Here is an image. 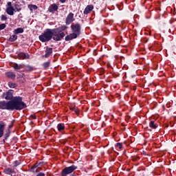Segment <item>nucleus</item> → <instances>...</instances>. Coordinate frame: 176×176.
<instances>
[{
	"label": "nucleus",
	"instance_id": "31",
	"mask_svg": "<svg viewBox=\"0 0 176 176\" xmlns=\"http://www.w3.org/2000/svg\"><path fill=\"white\" fill-rule=\"evenodd\" d=\"M117 148H118L119 149H122V143H117L116 144Z\"/></svg>",
	"mask_w": 176,
	"mask_h": 176
},
{
	"label": "nucleus",
	"instance_id": "10",
	"mask_svg": "<svg viewBox=\"0 0 176 176\" xmlns=\"http://www.w3.org/2000/svg\"><path fill=\"white\" fill-rule=\"evenodd\" d=\"M48 10L50 13H53V12H57V10H58V6H57V4L56 3H53L49 7Z\"/></svg>",
	"mask_w": 176,
	"mask_h": 176
},
{
	"label": "nucleus",
	"instance_id": "35",
	"mask_svg": "<svg viewBox=\"0 0 176 176\" xmlns=\"http://www.w3.org/2000/svg\"><path fill=\"white\" fill-rule=\"evenodd\" d=\"M7 5H8V8H9V6H12V2L9 1L7 3Z\"/></svg>",
	"mask_w": 176,
	"mask_h": 176
},
{
	"label": "nucleus",
	"instance_id": "5",
	"mask_svg": "<svg viewBox=\"0 0 176 176\" xmlns=\"http://www.w3.org/2000/svg\"><path fill=\"white\" fill-rule=\"evenodd\" d=\"M2 98L5 100H12L13 98V90L9 89L8 91L2 94Z\"/></svg>",
	"mask_w": 176,
	"mask_h": 176
},
{
	"label": "nucleus",
	"instance_id": "4",
	"mask_svg": "<svg viewBox=\"0 0 176 176\" xmlns=\"http://www.w3.org/2000/svg\"><path fill=\"white\" fill-rule=\"evenodd\" d=\"M76 168H78V166L75 165H72L71 166L65 167L62 170V171H63V173H65L66 174L69 175V174H72V173H74V171H75Z\"/></svg>",
	"mask_w": 176,
	"mask_h": 176
},
{
	"label": "nucleus",
	"instance_id": "11",
	"mask_svg": "<svg viewBox=\"0 0 176 176\" xmlns=\"http://www.w3.org/2000/svg\"><path fill=\"white\" fill-rule=\"evenodd\" d=\"M53 54V48L52 47H47L45 50V54L43 56V57H45V58H49L50 56Z\"/></svg>",
	"mask_w": 176,
	"mask_h": 176
},
{
	"label": "nucleus",
	"instance_id": "25",
	"mask_svg": "<svg viewBox=\"0 0 176 176\" xmlns=\"http://www.w3.org/2000/svg\"><path fill=\"white\" fill-rule=\"evenodd\" d=\"M43 66L45 68H49V67H50V62H45V63L43 64Z\"/></svg>",
	"mask_w": 176,
	"mask_h": 176
},
{
	"label": "nucleus",
	"instance_id": "33",
	"mask_svg": "<svg viewBox=\"0 0 176 176\" xmlns=\"http://www.w3.org/2000/svg\"><path fill=\"white\" fill-rule=\"evenodd\" d=\"M72 111H74V112H76V113H78V109L76 108H72Z\"/></svg>",
	"mask_w": 176,
	"mask_h": 176
},
{
	"label": "nucleus",
	"instance_id": "30",
	"mask_svg": "<svg viewBox=\"0 0 176 176\" xmlns=\"http://www.w3.org/2000/svg\"><path fill=\"white\" fill-rule=\"evenodd\" d=\"M30 171H31V173H36V171H37L36 166H34V167L31 168Z\"/></svg>",
	"mask_w": 176,
	"mask_h": 176
},
{
	"label": "nucleus",
	"instance_id": "29",
	"mask_svg": "<svg viewBox=\"0 0 176 176\" xmlns=\"http://www.w3.org/2000/svg\"><path fill=\"white\" fill-rule=\"evenodd\" d=\"M17 166H20V162L19 161H14L13 162V167H17Z\"/></svg>",
	"mask_w": 176,
	"mask_h": 176
},
{
	"label": "nucleus",
	"instance_id": "15",
	"mask_svg": "<svg viewBox=\"0 0 176 176\" xmlns=\"http://www.w3.org/2000/svg\"><path fill=\"white\" fill-rule=\"evenodd\" d=\"M19 58H22L23 60H24L25 58H30V55L25 53H21L19 54Z\"/></svg>",
	"mask_w": 176,
	"mask_h": 176
},
{
	"label": "nucleus",
	"instance_id": "27",
	"mask_svg": "<svg viewBox=\"0 0 176 176\" xmlns=\"http://www.w3.org/2000/svg\"><path fill=\"white\" fill-rule=\"evenodd\" d=\"M1 21H6L8 20V17L6 15L2 14L1 16Z\"/></svg>",
	"mask_w": 176,
	"mask_h": 176
},
{
	"label": "nucleus",
	"instance_id": "17",
	"mask_svg": "<svg viewBox=\"0 0 176 176\" xmlns=\"http://www.w3.org/2000/svg\"><path fill=\"white\" fill-rule=\"evenodd\" d=\"M24 32V30L21 28H18L14 30V34H23Z\"/></svg>",
	"mask_w": 176,
	"mask_h": 176
},
{
	"label": "nucleus",
	"instance_id": "26",
	"mask_svg": "<svg viewBox=\"0 0 176 176\" xmlns=\"http://www.w3.org/2000/svg\"><path fill=\"white\" fill-rule=\"evenodd\" d=\"M14 68L15 69H21L22 65H18V64H14Z\"/></svg>",
	"mask_w": 176,
	"mask_h": 176
},
{
	"label": "nucleus",
	"instance_id": "20",
	"mask_svg": "<svg viewBox=\"0 0 176 176\" xmlns=\"http://www.w3.org/2000/svg\"><path fill=\"white\" fill-rule=\"evenodd\" d=\"M57 129L58 131H63V130L65 129V125H64V124H58L57 126Z\"/></svg>",
	"mask_w": 176,
	"mask_h": 176
},
{
	"label": "nucleus",
	"instance_id": "7",
	"mask_svg": "<svg viewBox=\"0 0 176 176\" xmlns=\"http://www.w3.org/2000/svg\"><path fill=\"white\" fill-rule=\"evenodd\" d=\"M74 21H75V19H74V13L70 12L66 18V21H65L66 24L69 25V24H71V23H74Z\"/></svg>",
	"mask_w": 176,
	"mask_h": 176
},
{
	"label": "nucleus",
	"instance_id": "19",
	"mask_svg": "<svg viewBox=\"0 0 176 176\" xmlns=\"http://www.w3.org/2000/svg\"><path fill=\"white\" fill-rule=\"evenodd\" d=\"M149 126L151 129H157V124L155 123V121H151Z\"/></svg>",
	"mask_w": 176,
	"mask_h": 176
},
{
	"label": "nucleus",
	"instance_id": "2",
	"mask_svg": "<svg viewBox=\"0 0 176 176\" xmlns=\"http://www.w3.org/2000/svg\"><path fill=\"white\" fill-rule=\"evenodd\" d=\"M71 29L73 33L67 35L65 38V41H72V39H76L80 35V24L76 23L71 25Z\"/></svg>",
	"mask_w": 176,
	"mask_h": 176
},
{
	"label": "nucleus",
	"instance_id": "3",
	"mask_svg": "<svg viewBox=\"0 0 176 176\" xmlns=\"http://www.w3.org/2000/svg\"><path fill=\"white\" fill-rule=\"evenodd\" d=\"M54 32L53 29H46L39 36L38 39L41 42H49L52 38Z\"/></svg>",
	"mask_w": 176,
	"mask_h": 176
},
{
	"label": "nucleus",
	"instance_id": "8",
	"mask_svg": "<svg viewBox=\"0 0 176 176\" xmlns=\"http://www.w3.org/2000/svg\"><path fill=\"white\" fill-rule=\"evenodd\" d=\"M67 28V25H63L57 28L52 29V31L54 32V34H60V32L61 33L62 31H65Z\"/></svg>",
	"mask_w": 176,
	"mask_h": 176
},
{
	"label": "nucleus",
	"instance_id": "28",
	"mask_svg": "<svg viewBox=\"0 0 176 176\" xmlns=\"http://www.w3.org/2000/svg\"><path fill=\"white\" fill-rule=\"evenodd\" d=\"M5 28H6V25L5 23L0 24V31L5 30Z\"/></svg>",
	"mask_w": 176,
	"mask_h": 176
},
{
	"label": "nucleus",
	"instance_id": "6",
	"mask_svg": "<svg viewBox=\"0 0 176 176\" xmlns=\"http://www.w3.org/2000/svg\"><path fill=\"white\" fill-rule=\"evenodd\" d=\"M64 36H65V33L64 32L54 33L52 36V38L54 39V41H61V39H63Z\"/></svg>",
	"mask_w": 176,
	"mask_h": 176
},
{
	"label": "nucleus",
	"instance_id": "1",
	"mask_svg": "<svg viewBox=\"0 0 176 176\" xmlns=\"http://www.w3.org/2000/svg\"><path fill=\"white\" fill-rule=\"evenodd\" d=\"M24 108H27V104L23 102V98L20 96H16L8 102L0 101V109L21 111Z\"/></svg>",
	"mask_w": 176,
	"mask_h": 176
},
{
	"label": "nucleus",
	"instance_id": "9",
	"mask_svg": "<svg viewBox=\"0 0 176 176\" xmlns=\"http://www.w3.org/2000/svg\"><path fill=\"white\" fill-rule=\"evenodd\" d=\"M4 173L8 175L16 176V170L12 168H6L4 169Z\"/></svg>",
	"mask_w": 176,
	"mask_h": 176
},
{
	"label": "nucleus",
	"instance_id": "36",
	"mask_svg": "<svg viewBox=\"0 0 176 176\" xmlns=\"http://www.w3.org/2000/svg\"><path fill=\"white\" fill-rule=\"evenodd\" d=\"M67 0H59V2H61V3H65V1Z\"/></svg>",
	"mask_w": 176,
	"mask_h": 176
},
{
	"label": "nucleus",
	"instance_id": "34",
	"mask_svg": "<svg viewBox=\"0 0 176 176\" xmlns=\"http://www.w3.org/2000/svg\"><path fill=\"white\" fill-rule=\"evenodd\" d=\"M30 118H32V119H36V116H35V115H31Z\"/></svg>",
	"mask_w": 176,
	"mask_h": 176
},
{
	"label": "nucleus",
	"instance_id": "21",
	"mask_svg": "<svg viewBox=\"0 0 176 176\" xmlns=\"http://www.w3.org/2000/svg\"><path fill=\"white\" fill-rule=\"evenodd\" d=\"M28 8L30 10H31V12H32L33 10H36V9H38V6H36V5H29Z\"/></svg>",
	"mask_w": 176,
	"mask_h": 176
},
{
	"label": "nucleus",
	"instance_id": "22",
	"mask_svg": "<svg viewBox=\"0 0 176 176\" xmlns=\"http://www.w3.org/2000/svg\"><path fill=\"white\" fill-rule=\"evenodd\" d=\"M8 86H9V87H10V89H14V88L17 87V84L12 82H9Z\"/></svg>",
	"mask_w": 176,
	"mask_h": 176
},
{
	"label": "nucleus",
	"instance_id": "13",
	"mask_svg": "<svg viewBox=\"0 0 176 176\" xmlns=\"http://www.w3.org/2000/svg\"><path fill=\"white\" fill-rule=\"evenodd\" d=\"M6 13L10 16H13L14 14V8L13 6H9L6 8Z\"/></svg>",
	"mask_w": 176,
	"mask_h": 176
},
{
	"label": "nucleus",
	"instance_id": "24",
	"mask_svg": "<svg viewBox=\"0 0 176 176\" xmlns=\"http://www.w3.org/2000/svg\"><path fill=\"white\" fill-rule=\"evenodd\" d=\"M14 9V12H20V10H21L20 6H19L17 4H15Z\"/></svg>",
	"mask_w": 176,
	"mask_h": 176
},
{
	"label": "nucleus",
	"instance_id": "23",
	"mask_svg": "<svg viewBox=\"0 0 176 176\" xmlns=\"http://www.w3.org/2000/svg\"><path fill=\"white\" fill-rule=\"evenodd\" d=\"M25 69L28 72H31V71H34V67L32 66L27 65L25 66Z\"/></svg>",
	"mask_w": 176,
	"mask_h": 176
},
{
	"label": "nucleus",
	"instance_id": "32",
	"mask_svg": "<svg viewBox=\"0 0 176 176\" xmlns=\"http://www.w3.org/2000/svg\"><path fill=\"white\" fill-rule=\"evenodd\" d=\"M68 175H69L68 173H66L65 172L62 170L61 176H68Z\"/></svg>",
	"mask_w": 176,
	"mask_h": 176
},
{
	"label": "nucleus",
	"instance_id": "14",
	"mask_svg": "<svg viewBox=\"0 0 176 176\" xmlns=\"http://www.w3.org/2000/svg\"><path fill=\"white\" fill-rule=\"evenodd\" d=\"M6 76H7V78H10V79H16V74L12 72L6 73Z\"/></svg>",
	"mask_w": 176,
	"mask_h": 176
},
{
	"label": "nucleus",
	"instance_id": "16",
	"mask_svg": "<svg viewBox=\"0 0 176 176\" xmlns=\"http://www.w3.org/2000/svg\"><path fill=\"white\" fill-rule=\"evenodd\" d=\"M5 130V124H0V138L3 137V131Z\"/></svg>",
	"mask_w": 176,
	"mask_h": 176
},
{
	"label": "nucleus",
	"instance_id": "18",
	"mask_svg": "<svg viewBox=\"0 0 176 176\" xmlns=\"http://www.w3.org/2000/svg\"><path fill=\"white\" fill-rule=\"evenodd\" d=\"M16 40H17V35L16 34H12L9 38L10 42H14V41H16Z\"/></svg>",
	"mask_w": 176,
	"mask_h": 176
},
{
	"label": "nucleus",
	"instance_id": "12",
	"mask_svg": "<svg viewBox=\"0 0 176 176\" xmlns=\"http://www.w3.org/2000/svg\"><path fill=\"white\" fill-rule=\"evenodd\" d=\"M93 9H94V6H93V5L87 6L84 10V14H89Z\"/></svg>",
	"mask_w": 176,
	"mask_h": 176
}]
</instances>
